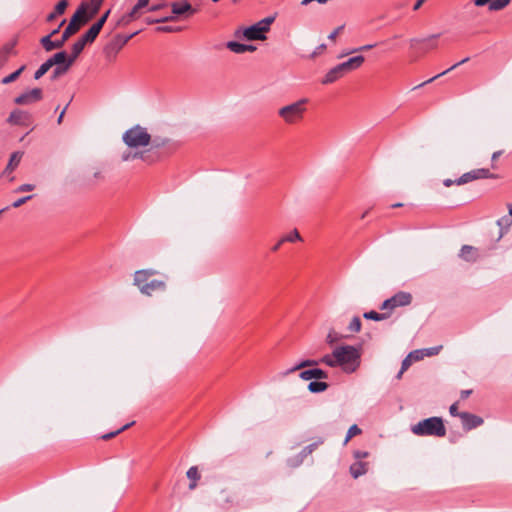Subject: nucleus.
Segmentation results:
<instances>
[{"mask_svg":"<svg viewBox=\"0 0 512 512\" xmlns=\"http://www.w3.org/2000/svg\"><path fill=\"white\" fill-rule=\"evenodd\" d=\"M361 361V351L359 348H356L351 345H341L337 346L331 354L324 355L319 363L325 364L329 367H341V369L345 373H353L355 372L359 366ZM318 362L315 360H303L300 363L296 364L292 368L286 370L282 373L283 376H287L291 373H294L302 368L311 367L317 365Z\"/></svg>","mask_w":512,"mask_h":512,"instance_id":"nucleus-1","label":"nucleus"},{"mask_svg":"<svg viewBox=\"0 0 512 512\" xmlns=\"http://www.w3.org/2000/svg\"><path fill=\"white\" fill-rule=\"evenodd\" d=\"M411 432L421 437H444L446 435V428L441 417H430L412 425Z\"/></svg>","mask_w":512,"mask_h":512,"instance_id":"nucleus-2","label":"nucleus"},{"mask_svg":"<svg viewBox=\"0 0 512 512\" xmlns=\"http://www.w3.org/2000/svg\"><path fill=\"white\" fill-rule=\"evenodd\" d=\"M308 102L307 98H301L296 102L281 107L278 110V115L287 125L298 124L304 119Z\"/></svg>","mask_w":512,"mask_h":512,"instance_id":"nucleus-3","label":"nucleus"},{"mask_svg":"<svg viewBox=\"0 0 512 512\" xmlns=\"http://www.w3.org/2000/svg\"><path fill=\"white\" fill-rule=\"evenodd\" d=\"M123 142L130 148L147 146L151 141V136L146 128L139 125L132 127L123 134Z\"/></svg>","mask_w":512,"mask_h":512,"instance_id":"nucleus-4","label":"nucleus"},{"mask_svg":"<svg viewBox=\"0 0 512 512\" xmlns=\"http://www.w3.org/2000/svg\"><path fill=\"white\" fill-rule=\"evenodd\" d=\"M274 22V17H266L257 23L243 29L242 35L247 40H265V33L269 31L270 25Z\"/></svg>","mask_w":512,"mask_h":512,"instance_id":"nucleus-5","label":"nucleus"},{"mask_svg":"<svg viewBox=\"0 0 512 512\" xmlns=\"http://www.w3.org/2000/svg\"><path fill=\"white\" fill-rule=\"evenodd\" d=\"M139 31H136L130 35L124 36L121 34L115 35L104 47L103 52L109 61H114L118 55V53L122 50V48L127 44V42L136 36Z\"/></svg>","mask_w":512,"mask_h":512,"instance_id":"nucleus-6","label":"nucleus"},{"mask_svg":"<svg viewBox=\"0 0 512 512\" xmlns=\"http://www.w3.org/2000/svg\"><path fill=\"white\" fill-rule=\"evenodd\" d=\"M412 302V295L408 292L400 291L386 299L380 306L381 310H388L390 313L398 307L408 306Z\"/></svg>","mask_w":512,"mask_h":512,"instance_id":"nucleus-7","label":"nucleus"},{"mask_svg":"<svg viewBox=\"0 0 512 512\" xmlns=\"http://www.w3.org/2000/svg\"><path fill=\"white\" fill-rule=\"evenodd\" d=\"M497 175L490 172L489 169L486 168H480V169H474L467 173H464L461 177L455 180L456 185H464L469 182H472L474 180L478 179H496Z\"/></svg>","mask_w":512,"mask_h":512,"instance_id":"nucleus-8","label":"nucleus"},{"mask_svg":"<svg viewBox=\"0 0 512 512\" xmlns=\"http://www.w3.org/2000/svg\"><path fill=\"white\" fill-rule=\"evenodd\" d=\"M6 122L12 126L29 127L33 123L32 115L25 110L14 109L9 114Z\"/></svg>","mask_w":512,"mask_h":512,"instance_id":"nucleus-9","label":"nucleus"},{"mask_svg":"<svg viewBox=\"0 0 512 512\" xmlns=\"http://www.w3.org/2000/svg\"><path fill=\"white\" fill-rule=\"evenodd\" d=\"M86 13L87 5L82 3L71 17L67 28L70 29L74 34L77 33L81 25L85 24L89 20V17H87Z\"/></svg>","mask_w":512,"mask_h":512,"instance_id":"nucleus-10","label":"nucleus"},{"mask_svg":"<svg viewBox=\"0 0 512 512\" xmlns=\"http://www.w3.org/2000/svg\"><path fill=\"white\" fill-rule=\"evenodd\" d=\"M43 99V91L40 88H33L25 91L14 99L17 105H31Z\"/></svg>","mask_w":512,"mask_h":512,"instance_id":"nucleus-11","label":"nucleus"},{"mask_svg":"<svg viewBox=\"0 0 512 512\" xmlns=\"http://www.w3.org/2000/svg\"><path fill=\"white\" fill-rule=\"evenodd\" d=\"M459 418L461 419L463 429L466 431L475 429L483 424L481 417L469 412H461Z\"/></svg>","mask_w":512,"mask_h":512,"instance_id":"nucleus-12","label":"nucleus"},{"mask_svg":"<svg viewBox=\"0 0 512 512\" xmlns=\"http://www.w3.org/2000/svg\"><path fill=\"white\" fill-rule=\"evenodd\" d=\"M157 274V271L154 270V269H143V270H138L135 272L134 274V279H133V283L135 286H137L139 288V290L141 289V287H143L147 282L148 280Z\"/></svg>","mask_w":512,"mask_h":512,"instance_id":"nucleus-13","label":"nucleus"},{"mask_svg":"<svg viewBox=\"0 0 512 512\" xmlns=\"http://www.w3.org/2000/svg\"><path fill=\"white\" fill-rule=\"evenodd\" d=\"M166 289V283L163 280L154 279L147 282L141 287L140 292L144 295L151 296L156 291H164Z\"/></svg>","mask_w":512,"mask_h":512,"instance_id":"nucleus-14","label":"nucleus"},{"mask_svg":"<svg viewBox=\"0 0 512 512\" xmlns=\"http://www.w3.org/2000/svg\"><path fill=\"white\" fill-rule=\"evenodd\" d=\"M171 8L172 13L175 15H184L186 13L192 15L198 11L196 8H193L191 4L186 0L171 3Z\"/></svg>","mask_w":512,"mask_h":512,"instance_id":"nucleus-15","label":"nucleus"},{"mask_svg":"<svg viewBox=\"0 0 512 512\" xmlns=\"http://www.w3.org/2000/svg\"><path fill=\"white\" fill-rule=\"evenodd\" d=\"M345 74H346V72H344L343 68L341 67V64H338L327 72L325 77L322 79V83L323 84L333 83L336 80L343 77Z\"/></svg>","mask_w":512,"mask_h":512,"instance_id":"nucleus-16","label":"nucleus"},{"mask_svg":"<svg viewBox=\"0 0 512 512\" xmlns=\"http://www.w3.org/2000/svg\"><path fill=\"white\" fill-rule=\"evenodd\" d=\"M22 156L23 152L20 151L13 152L11 154L9 162L3 171L4 176L10 175L18 167L22 159Z\"/></svg>","mask_w":512,"mask_h":512,"instance_id":"nucleus-17","label":"nucleus"},{"mask_svg":"<svg viewBox=\"0 0 512 512\" xmlns=\"http://www.w3.org/2000/svg\"><path fill=\"white\" fill-rule=\"evenodd\" d=\"M299 377L303 380H310V379H326L328 377V374L326 371L319 369V368H313L309 370H304L300 372Z\"/></svg>","mask_w":512,"mask_h":512,"instance_id":"nucleus-18","label":"nucleus"},{"mask_svg":"<svg viewBox=\"0 0 512 512\" xmlns=\"http://www.w3.org/2000/svg\"><path fill=\"white\" fill-rule=\"evenodd\" d=\"M459 257L467 262H475L478 259L477 248L470 245H463Z\"/></svg>","mask_w":512,"mask_h":512,"instance_id":"nucleus-19","label":"nucleus"},{"mask_svg":"<svg viewBox=\"0 0 512 512\" xmlns=\"http://www.w3.org/2000/svg\"><path fill=\"white\" fill-rule=\"evenodd\" d=\"M364 57L362 55L354 56L349 58L347 61L340 63L341 67L343 68L344 72L348 73L352 70H355L359 68L363 62Z\"/></svg>","mask_w":512,"mask_h":512,"instance_id":"nucleus-20","label":"nucleus"},{"mask_svg":"<svg viewBox=\"0 0 512 512\" xmlns=\"http://www.w3.org/2000/svg\"><path fill=\"white\" fill-rule=\"evenodd\" d=\"M227 48L236 54H242L245 52H254L256 50L255 46L242 44V43H239L236 41H229L227 43Z\"/></svg>","mask_w":512,"mask_h":512,"instance_id":"nucleus-21","label":"nucleus"},{"mask_svg":"<svg viewBox=\"0 0 512 512\" xmlns=\"http://www.w3.org/2000/svg\"><path fill=\"white\" fill-rule=\"evenodd\" d=\"M40 43L47 52L52 51L54 49H59L64 45L60 39L52 40L51 35H46L42 37Z\"/></svg>","mask_w":512,"mask_h":512,"instance_id":"nucleus-22","label":"nucleus"},{"mask_svg":"<svg viewBox=\"0 0 512 512\" xmlns=\"http://www.w3.org/2000/svg\"><path fill=\"white\" fill-rule=\"evenodd\" d=\"M15 45L16 42H9L0 49V68H2L8 61L9 57L14 54Z\"/></svg>","mask_w":512,"mask_h":512,"instance_id":"nucleus-23","label":"nucleus"},{"mask_svg":"<svg viewBox=\"0 0 512 512\" xmlns=\"http://www.w3.org/2000/svg\"><path fill=\"white\" fill-rule=\"evenodd\" d=\"M140 10L137 5H135L128 13L124 14L119 20V24L122 26H126L130 24L132 21L138 19L140 17Z\"/></svg>","mask_w":512,"mask_h":512,"instance_id":"nucleus-24","label":"nucleus"},{"mask_svg":"<svg viewBox=\"0 0 512 512\" xmlns=\"http://www.w3.org/2000/svg\"><path fill=\"white\" fill-rule=\"evenodd\" d=\"M68 60L69 56H67V53L65 51L57 52L52 57L47 59L51 67L67 65Z\"/></svg>","mask_w":512,"mask_h":512,"instance_id":"nucleus-25","label":"nucleus"},{"mask_svg":"<svg viewBox=\"0 0 512 512\" xmlns=\"http://www.w3.org/2000/svg\"><path fill=\"white\" fill-rule=\"evenodd\" d=\"M86 44L87 43L80 38L72 45V53L69 56L68 65H72L74 63L85 48Z\"/></svg>","mask_w":512,"mask_h":512,"instance_id":"nucleus-26","label":"nucleus"},{"mask_svg":"<svg viewBox=\"0 0 512 512\" xmlns=\"http://www.w3.org/2000/svg\"><path fill=\"white\" fill-rule=\"evenodd\" d=\"M468 61H469V58H468V57H466V58L462 59L460 62L455 63L454 65H452V66H451L450 68H448L447 70H445V71H443V72H441V73H439V74L435 75L434 77H432V78H430V79H428V80L424 81L423 83L419 84V85H418V86H416L415 88H420V87H423L424 85H426V84H428V83L433 82V81H434V80H436L437 78H439V77H441V76H443V75L447 74L448 72H450V71L454 70V69H455V68H457L458 66H460V65H462V64H464V63H466V62H468Z\"/></svg>","mask_w":512,"mask_h":512,"instance_id":"nucleus-27","label":"nucleus"},{"mask_svg":"<svg viewBox=\"0 0 512 512\" xmlns=\"http://www.w3.org/2000/svg\"><path fill=\"white\" fill-rule=\"evenodd\" d=\"M100 24H93L88 31L81 37L83 41H85L87 44L92 43L98 34L100 33L101 29L99 28Z\"/></svg>","mask_w":512,"mask_h":512,"instance_id":"nucleus-28","label":"nucleus"},{"mask_svg":"<svg viewBox=\"0 0 512 512\" xmlns=\"http://www.w3.org/2000/svg\"><path fill=\"white\" fill-rule=\"evenodd\" d=\"M68 6V2L67 0H61L57 3V5L55 6V9L52 13H50L48 16H47V21L48 22H51L53 21L58 15H62L66 8Z\"/></svg>","mask_w":512,"mask_h":512,"instance_id":"nucleus-29","label":"nucleus"},{"mask_svg":"<svg viewBox=\"0 0 512 512\" xmlns=\"http://www.w3.org/2000/svg\"><path fill=\"white\" fill-rule=\"evenodd\" d=\"M367 472V464L364 462H355L350 466V473L354 478L365 474Z\"/></svg>","mask_w":512,"mask_h":512,"instance_id":"nucleus-30","label":"nucleus"},{"mask_svg":"<svg viewBox=\"0 0 512 512\" xmlns=\"http://www.w3.org/2000/svg\"><path fill=\"white\" fill-rule=\"evenodd\" d=\"M187 477L191 480V483L189 484V489L193 490L195 489L197 485V480L200 478V474L198 472V469L196 466H192L187 471Z\"/></svg>","mask_w":512,"mask_h":512,"instance_id":"nucleus-31","label":"nucleus"},{"mask_svg":"<svg viewBox=\"0 0 512 512\" xmlns=\"http://www.w3.org/2000/svg\"><path fill=\"white\" fill-rule=\"evenodd\" d=\"M363 317L369 320L382 321L390 317V313H378L376 311H369L363 314Z\"/></svg>","mask_w":512,"mask_h":512,"instance_id":"nucleus-32","label":"nucleus"},{"mask_svg":"<svg viewBox=\"0 0 512 512\" xmlns=\"http://www.w3.org/2000/svg\"><path fill=\"white\" fill-rule=\"evenodd\" d=\"M328 388V384L326 382L321 381H312L308 385V390L312 393L323 392Z\"/></svg>","mask_w":512,"mask_h":512,"instance_id":"nucleus-33","label":"nucleus"},{"mask_svg":"<svg viewBox=\"0 0 512 512\" xmlns=\"http://www.w3.org/2000/svg\"><path fill=\"white\" fill-rule=\"evenodd\" d=\"M510 2L511 0H491L488 9L490 11H500L509 5Z\"/></svg>","mask_w":512,"mask_h":512,"instance_id":"nucleus-34","label":"nucleus"},{"mask_svg":"<svg viewBox=\"0 0 512 512\" xmlns=\"http://www.w3.org/2000/svg\"><path fill=\"white\" fill-rule=\"evenodd\" d=\"M300 240H301V236L297 229H294L293 231H291L287 235H284L281 238V242H295V241H300Z\"/></svg>","mask_w":512,"mask_h":512,"instance_id":"nucleus-35","label":"nucleus"},{"mask_svg":"<svg viewBox=\"0 0 512 512\" xmlns=\"http://www.w3.org/2000/svg\"><path fill=\"white\" fill-rule=\"evenodd\" d=\"M25 69V66H21L18 70H16L15 72L11 73L10 75L4 77L1 82L3 84H9L11 82H14L19 76L20 74L23 72V70Z\"/></svg>","mask_w":512,"mask_h":512,"instance_id":"nucleus-36","label":"nucleus"},{"mask_svg":"<svg viewBox=\"0 0 512 512\" xmlns=\"http://www.w3.org/2000/svg\"><path fill=\"white\" fill-rule=\"evenodd\" d=\"M51 68L50 64L48 63V61L46 60L43 64H41V66L36 70V72L34 73V78L36 80L40 79L43 75H45L49 69Z\"/></svg>","mask_w":512,"mask_h":512,"instance_id":"nucleus-37","label":"nucleus"},{"mask_svg":"<svg viewBox=\"0 0 512 512\" xmlns=\"http://www.w3.org/2000/svg\"><path fill=\"white\" fill-rule=\"evenodd\" d=\"M359 434H361V429L356 424L352 425L348 429L346 438L344 440V444L346 445L351 440V438H353L354 436L359 435Z\"/></svg>","mask_w":512,"mask_h":512,"instance_id":"nucleus-38","label":"nucleus"},{"mask_svg":"<svg viewBox=\"0 0 512 512\" xmlns=\"http://www.w3.org/2000/svg\"><path fill=\"white\" fill-rule=\"evenodd\" d=\"M71 66L72 65H68V64L67 65H63V66H56L55 69L52 72L51 78L52 79H57L61 75L65 74L69 70V68Z\"/></svg>","mask_w":512,"mask_h":512,"instance_id":"nucleus-39","label":"nucleus"},{"mask_svg":"<svg viewBox=\"0 0 512 512\" xmlns=\"http://www.w3.org/2000/svg\"><path fill=\"white\" fill-rule=\"evenodd\" d=\"M137 158L144 159V154L142 152H125L121 156L122 161H129Z\"/></svg>","mask_w":512,"mask_h":512,"instance_id":"nucleus-40","label":"nucleus"},{"mask_svg":"<svg viewBox=\"0 0 512 512\" xmlns=\"http://www.w3.org/2000/svg\"><path fill=\"white\" fill-rule=\"evenodd\" d=\"M341 338H342V336L339 333H337L335 330H330L326 337V342L329 345H333L334 343L338 342Z\"/></svg>","mask_w":512,"mask_h":512,"instance_id":"nucleus-41","label":"nucleus"},{"mask_svg":"<svg viewBox=\"0 0 512 512\" xmlns=\"http://www.w3.org/2000/svg\"><path fill=\"white\" fill-rule=\"evenodd\" d=\"M348 329L351 332L357 333L361 330V320L358 316L353 317L351 320Z\"/></svg>","mask_w":512,"mask_h":512,"instance_id":"nucleus-42","label":"nucleus"},{"mask_svg":"<svg viewBox=\"0 0 512 512\" xmlns=\"http://www.w3.org/2000/svg\"><path fill=\"white\" fill-rule=\"evenodd\" d=\"M413 360L407 356L403 361H402V364H401V369L400 371L398 372L396 378L397 379H401L403 373L411 366Z\"/></svg>","mask_w":512,"mask_h":512,"instance_id":"nucleus-43","label":"nucleus"},{"mask_svg":"<svg viewBox=\"0 0 512 512\" xmlns=\"http://www.w3.org/2000/svg\"><path fill=\"white\" fill-rule=\"evenodd\" d=\"M133 424H134V422L128 423V424L124 425L123 427H121L120 429H118V430H116L114 432L105 434V435L102 436V439L103 440H109V439L115 437L116 435L120 434L121 432L125 431L130 426H132Z\"/></svg>","mask_w":512,"mask_h":512,"instance_id":"nucleus-44","label":"nucleus"},{"mask_svg":"<svg viewBox=\"0 0 512 512\" xmlns=\"http://www.w3.org/2000/svg\"><path fill=\"white\" fill-rule=\"evenodd\" d=\"M408 356L414 361L422 360L425 357V352L423 349H418L410 352Z\"/></svg>","mask_w":512,"mask_h":512,"instance_id":"nucleus-45","label":"nucleus"},{"mask_svg":"<svg viewBox=\"0 0 512 512\" xmlns=\"http://www.w3.org/2000/svg\"><path fill=\"white\" fill-rule=\"evenodd\" d=\"M438 37H439V34H434V35H431L424 39H413V40H411V44H412V46H414L416 44H421V43H430V42L436 40Z\"/></svg>","mask_w":512,"mask_h":512,"instance_id":"nucleus-46","label":"nucleus"},{"mask_svg":"<svg viewBox=\"0 0 512 512\" xmlns=\"http://www.w3.org/2000/svg\"><path fill=\"white\" fill-rule=\"evenodd\" d=\"M441 349H442V346H436V347L423 349V351L425 352V357L426 356L430 357V356L437 355Z\"/></svg>","mask_w":512,"mask_h":512,"instance_id":"nucleus-47","label":"nucleus"},{"mask_svg":"<svg viewBox=\"0 0 512 512\" xmlns=\"http://www.w3.org/2000/svg\"><path fill=\"white\" fill-rule=\"evenodd\" d=\"M31 198H32V196H31V195H29V196H25V197H22V198H19V199H17L16 201H14V202L12 203V207H14V208H18V207L22 206L23 204H25V203H26L28 200H30Z\"/></svg>","mask_w":512,"mask_h":512,"instance_id":"nucleus-48","label":"nucleus"},{"mask_svg":"<svg viewBox=\"0 0 512 512\" xmlns=\"http://www.w3.org/2000/svg\"><path fill=\"white\" fill-rule=\"evenodd\" d=\"M174 20V17L173 16H168V17H163V18H159V19H147V23L148 24H154V23H164V22H167V21H172Z\"/></svg>","mask_w":512,"mask_h":512,"instance_id":"nucleus-49","label":"nucleus"},{"mask_svg":"<svg viewBox=\"0 0 512 512\" xmlns=\"http://www.w3.org/2000/svg\"><path fill=\"white\" fill-rule=\"evenodd\" d=\"M156 30L158 32L171 33V32L179 31V28H175L172 26H160V27H157Z\"/></svg>","mask_w":512,"mask_h":512,"instance_id":"nucleus-50","label":"nucleus"},{"mask_svg":"<svg viewBox=\"0 0 512 512\" xmlns=\"http://www.w3.org/2000/svg\"><path fill=\"white\" fill-rule=\"evenodd\" d=\"M34 188L33 184H22L16 189V192H28L34 190Z\"/></svg>","mask_w":512,"mask_h":512,"instance_id":"nucleus-51","label":"nucleus"},{"mask_svg":"<svg viewBox=\"0 0 512 512\" xmlns=\"http://www.w3.org/2000/svg\"><path fill=\"white\" fill-rule=\"evenodd\" d=\"M74 35V33L68 29L67 27L65 28V30L63 31V34H62V37L60 38V40L62 41L63 44H65V42L72 36Z\"/></svg>","mask_w":512,"mask_h":512,"instance_id":"nucleus-52","label":"nucleus"},{"mask_svg":"<svg viewBox=\"0 0 512 512\" xmlns=\"http://www.w3.org/2000/svg\"><path fill=\"white\" fill-rule=\"evenodd\" d=\"M322 441H318V442H315V443H312L308 446H306L304 449H303V453L304 454H310L312 453V451L319 445L321 444Z\"/></svg>","mask_w":512,"mask_h":512,"instance_id":"nucleus-53","label":"nucleus"},{"mask_svg":"<svg viewBox=\"0 0 512 512\" xmlns=\"http://www.w3.org/2000/svg\"><path fill=\"white\" fill-rule=\"evenodd\" d=\"M503 151L499 150V151H496L492 154V157H491V161H492V164H491V167L493 169H497V165L495 164L496 160L502 155Z\"/></svg>","mask_w":512,"mask_h":512,"instance_id":"nucleus-54","label":"nucleus"},{"mask_svg":"<svg viewBox=\"0 0 512 512\" xmlns=\"http://www.w3.org/2000/svg\"><path fill=\"white\" fill-rule=\"evenodd\" d=\"M449 412H450V414H451L452 416H454V417H459V414H460L461 412H458V403H457V402L453 403V404L450 406V408H449Z\"/></svg>","mask_w":512,"mask_h":512,"instance_id":"nucleus-55","label":"nucleus"},{"mask_svg":"<svg viewBox=\"0 0 512 512\" xmlns=\"http://www.w3.org/2000/svg\"><path fill=\"white\" fill-rule=\"evenodd\" d=\"M374 47H375V44H368V45H364V46H361L359 48H356V49L350 51V53L367 51V50H370V49H372ZM347 54H349V52Z\"/></svg>","mask_w":512,"mask_h":512,"instance_id":"nucleus-56","label":"nucleus"},{"mask_svg":"<svg viewBox=\"0 0 512 512\" xmlns=\"http://www.w3.org/2000/svg\"><path fill=\"white\" fill-rule=\"evenodd\" d=\"M491 0H473V3L477 7H482L485 5H490Z\"/></svg>","mask_w":512,"mask_h":512,"instance_id":"nucleus-57","label":"nucleus"},{"mask_svg":"<svg viewBox=\"0 0 512 512\" xmlns=\"http://www.w3.org/2000/svg\"><path fill=\"white\" fill-rule=\"evenodd\" d=\"M110 11H107L95 24H100L99 28L102 29L104 23L106 22Z\"/></svg>","mask_w":512,"mask_h":512,"instance_id":"nucleus-58","label":"nucleus"},{"mask_svg":"<svg viewBox=\"0 0 512 512\" xmlns=\"http://www.w3.org/2000/svg\"><path fill=\"white\" fill-rule=\"evenodd\" d=\"M343 29V26H340L338 28H336L329 36L328 38L331 39V40H334L337 35L341 32V30Z\"/></svg>","mask_w":512,"mask_h":512,"instance_id":"nucleus-59","label":"nucleus"},{"mask_svg":"<svg viewBox=\"0 0 512 512\" xmlns=\"http://www.w3.org/2000/svg\"><path fill=\"white\" fill-rule=\"evenodd\" d=\"M354 456L355 458L357 459H362V458H366L368 456V452H365V451H356L354 453Z\"/></svg>","mask_w":512,"mask_h":512,"instance_id":"nucleus-60","label":"nucleus"},{"mask_svg":"<svg viewBox=\"0 0 512 512\" xmlns=\"http://www.w3.org/2000/svg\"><path fill=\"white\" fill-rule=\"evenodd\" d=\"M471 394H472V390L471 389H467V390H462L461 393H460V396H461V399H466Z\"/></svg>","mask_w":512,"mask_h":512,"instance_id":"nucleus-61","label":"nucleus"},{"mask_svg":"<svg viewBox=\"0 0 512 512\" xmlns=\"http://www.w3.org/2000/svg\"><path fill=\"white\" fill-rule=\"evenodd\" d=\"M149 1L150 0H138V2L136 3V5L139 7V8H145L148 6L149 4Z\"/></svg>","mask_w":512,"mask_h":512,"instance_id":"nucleus-62","label":"nucleus"},{"mask_svg":"<svg viewBox=\"0 0 512 512\" xmlns=\"http://www.w3.org/2000/svg\"><path fill=\"white\" fill-rule=\"evenodd\" d=\"M425 1L426 0H417V2L414 4L413 10H418L425 3Z\"/></svg>","mask_w":512,"mask_h":512,"instance_id":"nucleus-63","label":"nucleus"},{"mask_svg":"<svg viewBox=\"0 0 512 512\" xmlns=\"http://www.w3.org/2000/svg\"><path fill=\"white\" fill-rule=\"evenodd\" d=\"M443 184H444V186H446V187H450V186H452L453 184H456V182H455V180L445 179V180L443 181Z\"/></svg>","mask_w":512,"mask_h":512,"instance_id":"nucleus-64","label":"nucleus"}]
</instances>
